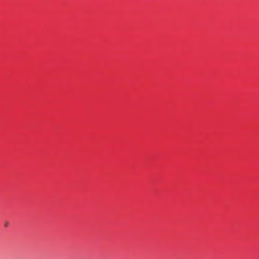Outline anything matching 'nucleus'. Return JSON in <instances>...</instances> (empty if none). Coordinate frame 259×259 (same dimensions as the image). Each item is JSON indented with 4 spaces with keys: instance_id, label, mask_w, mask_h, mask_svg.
Listing matches in <instances>:
<instances>
[{
    "instance_id": "1",
    "label": "nucleus",
    "mask_w": 259,
    "mask_h": 259,
    "mask_svg": "<svg viewBox=\"0 0 259 259\" xmlns=\"http://www.w3.org/2000/svg\"><path fill=\"white\" fill-rule=\"evenodd\" d=\"M9 222L6 221V222H5L4 226H5V227H8L9 226Z\"/></svg>"
}]
</instances>
